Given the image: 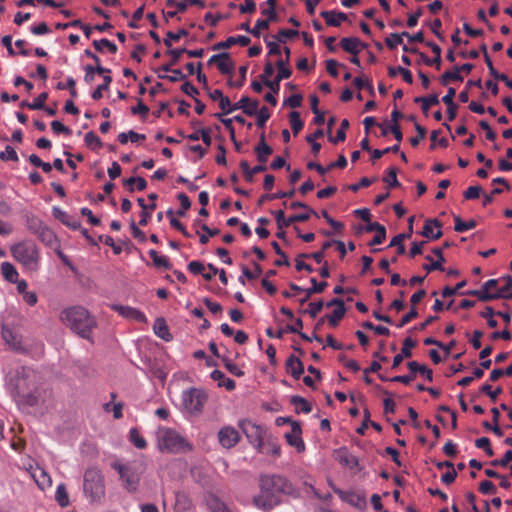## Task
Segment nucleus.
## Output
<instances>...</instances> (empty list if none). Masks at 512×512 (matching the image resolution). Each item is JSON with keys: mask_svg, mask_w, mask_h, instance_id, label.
<instances>
[{"mask_svg": "<svg viewBox=\"0 0 512 512\" xmlns=\"http://www.w3.org/2000/svg\"><path fill=\"white\" fill-rule=\"evenodd\" d=\"M188 31L184 28H181L178 30L177 33H174L172 31H168L166 33V37L164 38L163 42H164V45L169 48V49H172V41H178L181 37H185V36H188Z\"/></svg>", "mask_w": 512, "mask_h": 512, "instance_id": "obj_41", "label": "nucleus"}, {"mask_svg": "<svg viewBox=\"0 0 512 512\" xmlns=\"http://www.w3.org/2000/svg\"><path fill=\"white\" fill-rule=\"evenodd\" d=\"M285 439L287 443L290 446L295 447L298 452H303L305 450V443L301 436L292 433H286Z\"/></svg>", "mask_w": 512, "mask_h": 512, "instance_id": "obj_43", "label": "nucleus"}, {"mask_svg": "<svg viewBox=\"0 0 512 512\" xmlns=\"http://www.w3.org/2000/svg\"><path fill=\"white\" fill-rule=\"evenodd\" d=\"M259 451L264 454H271L274 457H278L280 456L281 448L276 442L267 438L266 443L264 442V447Z\"/></svg>", "mask_w": 512, "mask_h": 512, "instance_id": "obj_46", "label": "nucleus"}, {"mask_svg": "<svg viewBox=\"0 0 512 512\" xmlns=\"http://www.w3.org/2000/svg\"><path fill=\"white\" fill-rule=\"evenodd\" d=\"M154 333L166 342H170L173 339L172 334L169 332L166 320L163 317L156 318L153 325Z\"/></svg>", "mask_w": 512, "mask_h": 512, "instance_id": "obj_23", "label": "nucleus"}, {"mask_svg": "<svg viewBox=\"0 0 512 512\" xmlns=\"http://www.w3.org/2000/svg\"><path fill=\"white\" fill-rule=\"evenodd\" d=\"M84 71V81L87 84H91L94 81L95 74L104 75L107 73H111V70L108 68H105L103 66H92L89 64L84 66Z\"/></svg>", "mask_w": 512, "mask_h": 512, "instance_id": "obj_26", "label": "nucleus"}, {"mask_svg": "<svg viewBox=\"0 0 512 512\" xmlns=\"http://www.w3.org/2000/svg\"><path fill=\"white\" fill-rule=\"evenodd\" d=\"M283 51L286 55V58L285 59H278L276 61V67H277V70H278V73H280V71H285L288 73V78L291 77L292 75V70L291 68L287 67V65L289 64V61H290V55H291V50L289 47L285 46L283 48Z\"/></svg>", "mask_w": 512, "mask_h": 512, "instance_id": "obj_37", "label": "nucleus"}, {"mask_svg": "<svg viewBox=\"0 0 512 512\" xmlns=\"http://www.w3.org/2000/svg\"><path fill=\"white\" fill-rule=\"evenodd\" d=\"M479 390L480 393L486 394L492 402H496L498 395L502 393L501 387H497L492 391V386L489 384L482 385Z\"/></svg>", "mask_w": 512, "mask_h": 512, "instance_id": "obj_59", "label": "nucleus"}, {"mask_svg": "<svg viewBox=\"0 0 512 512\" xmlns=\"http://www.w3.org/2000/svg\"><path fill=\"white\" fill-rule=\"evenodd\" d=\"M463 76L459 73L458 65L454 66L452 70L445 71L439 78L443 86H447L450 81L462 82Z\"/></svg>", "mask_w": 512, "mask_h": 512, "instance_id": "obj_27", "label": "nucleus"}, {"mask_svg": "<svg viewBox=\"0 0 512 512\" xmlns=\"http://www.w3.org/2000/svg\"><path fill=\"white\" fill-rule=\"evenodd\" d=\"M443 224L436 218H429L425 221L423 230L419 234L430 240H438L442 237L443 232L441 230Z\"/></svg>", "mask_w": 512, "mask_h": 512, "instance_id": "obj_12", "label": "nucleus"}, {"mask_svg": "<svg viewBox=\"0 0 512 512\" xmlns=\"http://www.w3.org/2000/svg\"><path fill=\"white\" fill-rule=\"evenodd\" d=\"M83 491L91 502H100L105 495L104 477L96 468H89L84 473Z\"/></svg>", "mask_w": 512, "mask_h": 512, "instance_id": "obj_4", "label": "nucleus"}, {"mask_svg": "<svg viewBox=\"0 0 512 512\" xmlns=\"http://www.w3.org/2000/svg\"><path fill=\"white\" fill-rule=\"evenodd\" d=\"M129 440L138 449H145L147 447L146 440L140 435L137 428H131L129 431Z\"/></svg>", "mask_w": 512, "mask_h": 512, "instance_id": "obj_38", "label": "nucleus"}, {"mask_svg": "<svg viewBox=\"0 0 512 512\" xmlns=\"http://www.w3.org/2000/svg\"><path fill=\"white\" fill-rule=\"evenodd\" d=\"M111 467L119 473L121 480L124 482V487L128 491H135L137 489L141 471H139L136 465L112 462Z\"/></svg>", "mask_w": 512, "mask_h": 512, "instance_id": "obj_7", "label": "nucleus"}, {"mask_svg": "<svg viewBox=\"0 0 512 512\" xmlns=\"http://www.w3.org/2000/svg\"><path fill=\"white\" fill-rule=\"evenodd\" d=\"M52 214L55 219L59 220L65 226L73 230L81 229V223L78 220H73L69 214L61 210L59 207H53Z\"/></svg>", "mask_w": 512, "mask_h": 512, "instance_id": "obj_22", "label": "nucleus"}, {"mask_svg": "<svg viewBox=\"0 0 512 512\" xmlns=\"http://www.w3.org/2000/svg\"><path fill=\"white\" fill-rule=\"evenodd\" d=\"M260 493L253 497L254 505L264 511L273 509L281 503V496L288 495L299 497V491L296 490L291 482L277 474H262L259 477Z\"/></svg>", "mask_w": 512, "mask_h": 512, "instance_id": "obj_1", "label": "nucleus"}, {"mask_svg": "<svg viewBox=\"0 0 512 512\" xmlns=\"http://www.w3.org/2000/svg\"><path fill=\"white\" fill-rule=\"evenodd\" d=\"M93 47L97 52H103L104 48H107L108 51L112 54H115L117 52V46L111 42L110 40L106 38H102L100 40H94L92 42Z\"/></svg>", "mask_w": 512, "mask_h": 512, "instance_id": "obj_33", "label": "nucleus"}, {"mask_svg": "<svg viewBox=\"0 0 512 512\" xmlns=\"http://www.w3.org/2000/svg\"><path fill=\"white\" fill-rule=\"evenodd\" d=\"M13 257L24 267L34 270L37 267L39 254L36 245L31 242L18 243L11 248Z\"/></svg>", "mask_w": 512, "mask_h": 512, "instance_id": "obj_5", "label": "nucleus"}, {"mask_svg": "<svg viewBox=\"0 0 512 512\" xmlns=\"http://www.w3.org/2000/svg\"><path fill=\"white\" fill-rule=\"evenodd\" d=\"M7 389L18 405L36 406L41 393L37 387L36 373L28 367H19L7 377Z\"/></svg>", "mask_w": 512, "mask_h": 512, "instance_id": "obj_2", "label": "nucleus"}, {"mask_svg": "<svg viewBox=\"0 0 512 512\" xmlns=\"http://www.w3.org/2000/svg\"><path fill=\"white\" fill-rule=\"evenodd\" d=\"M2 338L4 341L9 344L13 349L20 350V344L16 340V335L14 332L7 327L6 325H2Z\"/></svg>", "mask_w": 512, "mask_h": 512, "instance_id": "obj_35", "label": "nucleus"}, {"mask_svg": "<svg viewBox=\"0 0 512 512\" xmlns=\"http://www.w3.org/2000/svg\"><path fill=\"white\" fill-rule=\"evenodd\" d=\"M354 214L362 219V221L366 222L365 231L377 232V236H374L372 240L369 242V246H376L383 243L386 239V228L384 225L378 222H371V214L368 208L356 209Z\"/></svg>", "mask_w": 512, "mask_h": 512, "instance_id": "obj_8", "label": "nucleus"}, {"mask_svg": "<svg viewBox=\"0 0 512 512\" xmlns=\"http://www.w3.org/2000/svg\"><path fill=\"white\" fill-rule=\"evenodd\" d=\"M221 360L223 361L225 368L234 376L241 377L244 375V372L236 364H234L228 357L223 356L221 357Z\"/></svg>", "mask_w": 512, "mask_h": 512, "instance_id": "obj_61", "label": "nucleus"}, {"mask_svg": "<svg viewBox=\"0 0 512 512\" xmlns=\"http://www.w3.org/2000/svg\"><path fill=\"white\" fill-rule=\"evenodd\" d=\"M61 320L73 332L84 339H90L92 329L96 325V322L89 315V312L81 306H75L64 310L61 313Z\"/></svg>", "mask_w": 512, "mask_h": 512, "instance_id": "obj_3", "label": "nucleus"}, {"mask_svg": "<svg viewBox=\"0 0 512 512\" xmlns=\"http://www.w3.org/2000/svg\"><path fill=\"white\" fill-rule=\"evenodd\" d=\"M347 309L346 308H335L332 314L325 315L328 324L335 328L338 326L339 321L345 316Z\"/></svg>", "mask_w": 512, "mask_h": 512, "instance_id": "obj_40", "label": "nucleus"}, {"mask_svg": "<svg viewBox=\"0 0 512 512\" xmlns=\"http://www.w3.org/2000/svg\"><path fill=\"white\" fill-rule=\"evenodd\" d=\"M460 294L477 297L478 300L482 302H489L496 299H512V292H510L509 294L490 293L488 290H484L483 288H481L480 290H468L465 292H461Z\"/></svg>", "mask_w": 512, "mask_h": 512, "instance_id": "obj_15", "label": "nucleus"}, {"mask_svg": "<svg viewBox=\"0 0 512 512\" xmlns=\"http://www.w3.org/2000/svg\"><path fill=\"white\" fill-rule=\"evenodd\" d=\"M333 492L340 497L344 502H347L351 506L363 510L366 508V497L364 493H356L354 491H344L337 488L334 485H330Z\"/></svg>", "mask_w": 512, "mask_h": 512, "instance_id": "obj_11", "label": "nucleus"}, {"mask_svg": "<svg viewBox=\"0 0 512 512\" xmlns=\"http://www.w3.org/2000/svg\"><path fill=\"white\" fill-rule=\"evenodd\" d=\"M157 198H158V195H157L156 193H150V194L148 195V199H149L150 201H152V203H151V204H149V205H147V204L145 203V201H144V199H143V198L139 197V198L137 199V203H138V205L142 208V211H141V213H140L141 219H140V221H139V224H140L141 226H146V225H147V223H148V221H149V219H150V217H151L150 212H151V211H153V210H155V208H156L155 201L157 200Z\"/></svg>", "mask_w": 512, "mask_h": 512, "instance_id": "obj_17", "label": "nucleus"}, {"mask_svg": "<svg viewBox=\"0 0 512 512\" xmlns=\"http://www.w3.org/2000/svg\"><path fill=\"white\" fill-rule=\"evenodd\" d=\"M113 309L127 319H133L140 323H147L146 316L136 308L124 305H114Z\"/></svg>", "mask_w": 512, "mask_h": 512, "instance_id": "obj_20", "label": "nucleus"}, {"mask_svg": "<svg viewBox=\"0 0 512 512\" xmlns=\"http://www.w3.org/2000/svg\"><path fill=\"white\" fill-rule=\"evenodd\" d=\"M432 253L437 257V260L435 261V258H432L430 255H426L425 259L429 261V264H424L423 269L426 270L427 273L435 270L444 271L445 268L443 263L446 261V259L443 255L442 249L439 247H434L432 249Z\"/></svg>", "mask_w": 512, "mask_h": 512, "instance_id": "obj_16", "label": "nucleus"}, {"mask_svg": "<svg viewBox=\"0 0 512 512\" xmlns=\"http://www.w3.org/2000/svg\"><path fill=\"white\" fill-rule=\"evenodd\" d=\"M40 241L43 242L47 246H52L56 241V234L52 229H50L47 225H45L44 229H42Z\"/></svg>", "mask_w": 512, "mask_h": 512, "instance_id": "obj_51", "label": "nucleus"}, {"mask_svg": "<svg viewBox=\"0 0 512 512\" xmlns=\"http://www.w3.org/2000/svg\"><path fill=\"white\" fill-rule=\"evenodd\" d=\"M288 117L291 124L292 132L294 136H297L304 126V123L300 118V113L297 111H291Z\"/></svg>", "mask_w": 512, "mask_h": 512, "instance_id": "obj_39", "label": "nucleus"}, {"mask_svg": "<svg viewBox=\"0 0 512 512\" xmlns=\"http://www.w3.org/2000/svg\"><path fill=\"white\" fill-rule=\"evenodd\" d=\"M257 121L256 125L258 128H264L267 120L270 118V111L269 108L266 106L261 107L260 109H257Z\"/></svg>", "mask_w": 512, "mask_h": 512, "instance_id": "obj_52", "label": "nucleus"}, {"mask_svg": "<svg viewBox=\"0 0 512 512\" xmlns=\"http://www.w3.org/2000/svg\"><path fill=\"white\" fill-rule=\"evenodd\" d=\"M27 228L31 233H34L37 229H40L43 225H45L39 218L36 216H27L26 218Z\"/></svg>", "mask_w": 512, "mask_h": 512, "instance_id": "obj_64", "label": "nucleus"}, {"mask_svg": "<svg viewBox=\"0 0 512 512\" xmlns=\"http://www.w3.org/2000/svg\"><path fill=\"white\" fill-rule=\"evenodd\" d=\"M185 445V439L173 429H165L158 434L160 451L178 452Z\"/></svg>", "mask_w": 512, "mask_h": 512, "instance_id": "obj_9", "label": "nucleus"}, {"mask_svg": "<svg viewBox=\"0 0 512 512\" xmlns=\"http://www.w3.org/2000/svg\"><path fill=\"white\" fill-rule=\"evenodd\" d=\"M310 282L312 284V287L305 289V293L308 294V297H311L313 294L316 293L324 292L325 288L328 286L327 282H318L316 278H311Z\"/></svg>", "mask_w": 512, "mask_h": 512, "instance_id": "obj_48", "label": "nucleus"}, {"mask_svg": "<svg viewBox=\"0 0 512 512\" xmlns=\"http://www.w3.org/2000/svg\"><path fill=\"white\" fill-rule=\"evenodd\" d=\"M453 218L455 222L454 230L456 232H464L477 226V222L474 219L464 222L459 215L455 214H453Z\"/></svg>", "mask_w": 512, "mask_h": 512, "instance_id": "obj_36", "label": "nucleus"}, {"mask_svg": "<svg viewBox=\"0 0 512 512\" xmlns=\"http://www.w3.org/2000/svg\"><path fill=\"white\" fill-rule=\"evenodd\" d=\"M359 44H362V41L357 37H345L339 43L345 52L354 56L359 54Z\"/></svg>", "mask_w": 512, "mask_h": 512, "instance_id": "obj_25", "label": "nucleus"}, {"mask_svg": "<svg viewBox=\"0 0 512 512\" xmlns=\"http://www.w3.org/2000/svg\"><path fill=\"white\" fill-rule=\"evenodd\" d=\"M177 199L179 200L181 206V208L177 211V215L179 217H184L186 215V211L191 207V201L184 193H179L177 195Z\"/></svg>", "mask_w": 512, "mask_h": 512, "instance_id": "obj_55", "label": "nucleus"}, {"mask_svg": "<svg viewBox=\"0 0 512 512\" xmlns=\"http://www.w3.org/2000/svg\"><path fill=\"white\" fill-rule=\"evenodd\" d=\"M472 86H476L478 88H481L482 87V81L481 79H477V80H468L467 83H466V87L463 91L460 92L459 94V100L462 102V103H466L468 102L469 100V94H468V89L471 88Z\"/></svg>", "mask_w": 512, "mask_h": 512, "instance_id": "obj_57", "label": "nucleus"}, {"mask_svg": "<svg viewBox=\"0 0 512 512\" xmlns=\"http://www.w3.org/2000/svg\"><path fill=\"white\" fill-rule=\"evenodd\" d=\"M218 440L224 448L230 449L239 442L240 435L235 428L226 426L219 430Z\"/></svg>", "mask_w": 512, "mask_h": 512, "instance_id": "obj_13", "label": "nucleus"}, {"mask_svg": "<svg viewBox=\"0 0 512 512\" xmlns=\"http://www.w3.org/2000/svg\"><path fill=\"white\" fill-rule=\"evenodd\" d=\"M417 345L416 340H413L410 337H407L403 341V346L401 349L402 357L410 358L412 356V349Z\"/></svg>", "mask_w": 512, "mask_h": 512, "instance_id": "obj_60", "label": "nucleus"}, {"mask_svg": "<svg viewBox=\"0 0 512 512\" xmlns=\"http://www.w3.org/2000/svg\"><path fill=\"white\" fill-rule=\"evenodd\" d=\"M426 46L430 47L432 52H433V56H435L433 58V62H434V66L437 70H439L441 68V63H442V59H441V48L439 45L435 44L434 42L432 41H427L425 42Z\"/></svg>", "mask_w": 512, "mask_h": 512, "instance_id": "obj_50", "label": "nucleus"}, {"mask_svg": "<svg viewBox=\"0 0 512 512\" xmlns=\"http://www.w3.org/2000/svg\"><path fill=\"white\" fill-rule=\"evenodd\" d=\"M1 272L5 280L8 282H17L18 272L11 263L3 262L1 264Z\"/></svg>", "mask_w": 512, "mask_h": 512, "instance_id": "obj_32", "label": "nucleus"}, {"mask_svg": "<svg viewBox=\"0 0 512 512\" xmlns=\"http://www.w3.org/2000/svg\"><path fill=\"white\" fill-rule=\"evenodd\" d=\"M415 130L417 132V135H415V137H412L409 139V142L413 147H417L419 145L420 141H422L426 137V134H427L426 128L421 126L419 123H415Z\"/></svg>", "mask_w": 512, "mask_h": 512, "instance_id": "obj_58", "label": "nucleus"}, {"mask_svg": "<svg viewBox=\"0 0 512 512\" xmlns=\"http://www.w3.org/2000/svg\"><path fill=\"white\" fill-rule=\"evenodd\" d=\"M259 108V101L252 100L248 96H243L238 102L233 104L234 111L241 109L248 116H255Z\"/></svg>", "mask_w": 512, "mask_h": 512, "instance_id": "obj_19", "label": "nucleus"}, {"mask_svg": "<svg viewBox=\"0 0 512 512\" xmlns=\"http://www.w3.org/2000/svg\"><path fill=\"white\" fill-rule=\"evenodd\" d=\"M84 141L85 144L93 150L103 146L101 139L93 131L87 132L85 134Z\"/></svg>", "mask_w": 512, "mask_h": 512, "instance_id": "obj_47", "label": "nucleus"}, {"mask_svg": "<svg viewBox=\"0 0 512 512\" xmlns=\"http://www.w3.org/2000/svg\"><path fill=\"white\" fill-rule=\"evenodd\" d=\"M184 51H186L185 47L176 48V49L168 48L166 53L171 56V59L167 63H164L163 65H161L159 67V70L164 71V72L172 71V69H173L172 67L179 63L181 55L184 54Z\"/></svg>", "mask_w": 512, "mask_h": 512, "instance_id": "obj_24", "label": "nucleus"}, {"mask_svg": "<svg viewBox=\"0 0 512 512\" xmlns=\"http://www.w3.org/2000/svg\"><path fill=\"white\" fill-rule=\"evenodd\" d=\"M335 459L343 466L354 468L356 467L359 471L362 470V467L359 465V460L357 457L351 455L347 447H340L333 452Z\"/></svg>", "mask_w": 512, "mask_h": 512, "instance_id": "obj_14", "label": "nucleus"}, {"mask_svg": "<svg viewBox=\"0 0 512 512\" xmlns=\"http://www.w3.org/2000/svg\"><path fill=\"white\" fill-rule=\"evenodd\" d=\"M349 121L347 119H343L340 124V128L337 130L336 136L333 137L329 135L328 140L334 144L338 142H342L346 139V129L349 128Z\"/></svg>", "mask_w": 512, "mask_h": 512, "instance_id": "obj_42", "label": "nucleus"}, {"mask_svg": "<svg viewBox=\"0 0 512 512\" xmlns=\"http://www.w3.org/2000/svg\"><path fill=\"white\" fill-rule=\"evenodd\" d=\"M284 79H288V73L281 70L273 80L268 79L264 81L263 84L268 87L272 93L277 94L280 90V82Z\"/></svg>", "mask_w": 512, "mask_h": 512, "instance_id": "obj_30", "label": "nucleus"}, {"mask_svg": "<svg viewBox=\"0 0 512 512\" xmlns=\"http://www.w3.org/2000/svg\"><path fill=\"white\" fill-rule=\"evenodd\" d=\"M277 0H266L267 8L262 9L261 14L268 18V21L278 22L279 16L276 12Z\"/></svg>", "mask_w": 512, "mask_h": 512, "instance_id": "obj_34", "label": "nucleus"}, {"mask_svg": "<svg viewBox=\"0 0 512 512\" xmlns=\"http://www.w3.org/2000/svg\"><path fill=\"white\" fill-rule=\"evenodd\" d=\"M102 76L103 82H100V85H98L91 94L92 99L95 101L100 100L102 98L103 91H107L109 89V85L112 82V77L110 76V73L104 74Z\"/></svg>", "mask_w": 512, "mask_h": 512, "instance_id": "obj_29", "label": "nucleus"}, {"mask_svg": "<svg viewBox=\"0 0 512 512\" xmlns=\"http://www.w3.org/2000/svg\"><path fill=\"white\" fill-rule=\"evenodd\" d=\"M325 303L322 299L317 302L309 303V308L307 310L301 311V313H308L311 318H316L318 314L322 311Z\"/></svg>", "mask_w": 512, "mask_h": 512, "instance_id": "obj_54", "label": "nucleus"}, {"mask_svg": "<svg viewBox=\"0 0 512 512\" xmlns=\"http://www.w3.org/2000/svg\"><path fill=\"white\" fill-rule=\"evenodd\" d=\"M398 170L396 167L392 166L387 171V177L383 178V181L387 183L390 188H398L401 186L400 182L397 179Z\"/></svg>", "mask_w": 512, "mask_h": 512, "instance_id": "obj_45", "label": "nucleus"}, {"mask_svg": "<svg viewBox=\"0 0 512 512\" xmlns=\"http://www.w3.org/2000/svg\"><path fill=\"white\" fill-rule=\"evenodd\" d=\"M55 498L61 507H66L69 505V497L64 484H60L57 487Z\"/></svg>", "mask_w": 512, "mask_h": 512, "instance_id": "obj_49", "label": "nucleus"}, {"mask_svg": "<svg viewBox=\"0 0 512 512\" xmlns=\"http://www.w3.org/2000/svg\"><path fill=\"white\" fill-rule=\"evenodd\" d=\"M122 183L124 186L128 187L129 192L131 193L134 192L133 185H136L139 191H143L147 187V181L141 176H133L127 179H123Z\"/></svg>", "mask_w": 512, "mask_h": 512, "instance_id": "obj_28", "label": "nucleus"}, {"mask_svg": "<svg viewBox=\"0 0 512 512\" xmlns=\"http://www.w3.org/2000/svg\"><path fill=\"white\" fill-rule=\"evenodd\" d=\"M298 35H299V31L298 30L280 29L278 31V34L273 35L272 37L276 41H278L280 43H285L287 38H293V37H296Z\"/></svg>", "mask_w": 512, "mask_h": 512, "instance_id": "obj_53", "label": "nucleus"}, {"mask_svg": "<svg viewBox=\"0 0 512 512\" xmlns=\"http://www.w3.org/2000/svg\"><path fill=\"white\" fill-rule=\"evenodd\" d=\"M285 367L287 373H289L296 380H298L304 372L303 362L293 354L287 358Z\"/></svg>", "mask_w": 512, "mask_h": 512, "instance_id": "obj_21", "label": "nucleus"}, {"mask_svg": "<svg viewBox=\"0 0 512 512\" xmlns=\"http://www.w3.org/2000/svg\"><path fill=\"white\" fill-rule=\"evenodd\" d=\"M239 427L247 437L250 444L255 446L258 450H261L264 447L266 430L262 426L256 425L249 420H240Z\"/></svg>", "mask_w": 512, "mask_h": 512, "instance_id": "obj_10", "label": "nucleus"}, {"mask_svg": "<svg viewBox=\"0 0 512 512\" xmlns=\"http://www.w3.org/2000/svg\"><path fill=\"white\" fill-rule=\"evenodd\" d=\"M182 400L185 409L189 413L199 415L202 413L204 404L208 400V395L201 389L190 388L183 392Z\"/></svg>", "mask_w": 512, "mask_h": 512, "instance_id": "obj_6", "label": "nucleus"}, {"mask_svg": "<svg viewBox=\"0 0 512 512\" xmlns=\"http://www.w3.org/2000/svg\"><path fill=\"white\" fill-rule=\"evenodd\" d=\"M131 112L134 115H141L143 118H146L149 113V107L142 99H138L137 105L131 108Z\"/></svg>", "mask_w": 512, "mask_h": 512, "instance_id": "obj_63", "label": "nucleus"}, {"mask_svg": "<svg viewBox=\"0 0 512 512\" xmlns=\"http://www.w3.org/2000/svg\"><path fill=\"white\" fill-rule=\"evenodd\" d=\"M208 269L210 271H212V274H203V278L206 280V281H211L213 279V277L216 275V274H219V279L220 281L224 284V285H227L228 283V279H227V276H226V272L221 269V270H218V268H216L213 264L209 263L207 265Z\"/></svg>", "mask_w": 512, "mask_h": 512, "instance_id": "obj_44", "label": "nucleus"}, {"mask_svg": "<svg viewBox=\"0 0 512 512\" xmlns=\"http://www.w3.org/2000/svg\"><path fill=\"white\" fill-rule=\"evenodd\" d=\"M273 21H268V18L266 19H258L256 21L255 26L252 28V31H250V34H252L254 37L259 38L261 36V30H267L269 29L270 23Z\"/></svg>", "mask_w": 512, "mask_h": 512, "instance_id": "obj_56", "label": "nucleus"}, {"mask_svg": "<svg viewBox=\"0 0 512 512\" xmlns=\"http://www.w3.org/2000/svg\"><path fill=\"white\" fill-rule=\"evenodd\" d=\"M0 160L18 162L19 158L15 149L12 146L7 145L5 147V151L0 152Z\"/></svg>", "mask_w": 512, "mask_h": 512, "instance_id": "obj_62", "label": "nucleus"}, {"mask_svg": "<svg viewBox=\"0 0 512 512\" xmlns=\"http://www.w3.org/2000/svg\"><path fill=\"white\" fill-rule=\"evenodd\" d=\"M413 220H414V216H411L408 219V232L400 233V234L394 236L388 245V247H396L397 248L396 252L398 255H403L406 252V248H405V245L403 244V242L405 239L410 238L412 235Z\"/></svg>", "mask_w": 512, "mask_h": 512, "instance_id": "obj_18", "label": "nucleus"}, {"mask_svg": "<svg viewBox=\"0 0 512 512\" xmlns=\"http://www.w3.org/2000/svg\"><path fill=\"white\" fill-rule=\"evenodd\" d=\"M290 403L294 406L300 405V409L296 408L295 412L299 414L300 412H303L305 414H308L312 411L311 404L302 396L294 395L290 398Z\"/></svg>", "mask_w": 512, "mask_h": 512, "instance_id": "obj_31", "label": "nucleus"}]
</instances>
